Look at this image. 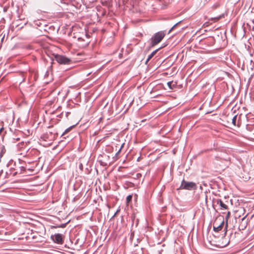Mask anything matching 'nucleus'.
Segmentation results:
<instances>
[{
	"label": "nucleus",
	"instance_id": "1",
	"mask_svg": "<svg viewBox=\"0 0 254 254\" xmlns=\"http://www.w3.org/2000/svg\"><path fill=\"white\" fill-rule=\"evenodd\" d=\"M165 36L164 31H161L156 33L153 37L151 38V46H154L160 43Z\"/></svg>",
	"mask_w": 254,
	"mask_h": 254
},
{
	"label": "nucleus",
	"instance_id": "2",
	"mask_svg": "<svg viewBox=\"0 0 254 254\" xmlns=\"http://www.w3.org/2000/svg\"><path fill=\"white\" fill-rule=\"evenodd\" d=\"M180 188L187 190H195L197 188L196 185L191 182H187L183 180L182 182Z\"/></svg>",
	"mask_w": 254,
	"mask_h": 254
},
{
	"label": "nucleus",
	"instance_id": "3",
	"mask_svg": "<svg viewBox=\"0 0 254 254\" xmlns=\"http://www.w3.org/2000/svg\"><path fill=\"white\" fill-rule=\"evenodd\" d=\"M54 57L55 60L61 64H68L71 62V60L70 59L63 55L57 54L55 55Z\"/></svg>",
	"mask_w": 254,
	"mask_h": 254
},
{
	"label": "nucleus",
	"instance_id": "4",
	"mask_svg": "<svg viewBox=\"0 0 254 254\" xmlns=\"http://www.w3.org/2000/svg\"><path fill=\"white\" fill-rule=\"evenodd\" d=\"M51 238L55 243L57 244H62L63 242V239L62 234H56L51 236Z\"/></svg>",
	"mask_w": 254,
	"mask_h": 254
},
{
	"label": "nucleus",
	"instance_id": "5",
	"mask_svg": "<svg viewBox=\"0 0 254 254\" xmlns=\"http://www.w3.org/2000/svg\"><path fill=\"white\" fill-rule=\"evenodd\" d=\"M224 225V221H221L219 224L217 223V221H215L213 224V230L215 232H219L220 231Z\"/></svg>",
	"mask_w": 254,
	"mask_h": 254
},
{
	"label": "nucleus",
	"instance_id": "6",
	"mask_svg": "<svg viewBox=\"0 0 254 254\" xmlns=\"http://www.w3.org/2000/svg\"><path fill=\"white\" fill-rule=\"evenodd\" d=\"M223 240H225V241H223L221 244H219L217 245H216V246L218 248H223L227 246V245L229 244V242L224 238H222Z\"/></svg>",
	"mask_w": 254,
	"mask_h": 254
},
{
	"label": "nucleus",
	"instance_id": "7",
	"mask_svg": "<svg viewBox=\"0 0 254 254\" xmlns=\"http://www.w3.org/2000/svg\"><path fill=\"white\" fill-rule=\"evenodd\" d=\"M247 130L250 131L251 134L254 135V125H247L246 127Z\"/></svg>",
	"mask_w": 254,
	"mask_h": 254
},
{
	"label": "nucleus",
	"instance_id": "8",
	"mask_svg": "<svg viewBox=\"0 0 254 254\" xmlns=\"http://www.w3.org/2000/svg\"><path fill=\"white\" fill-rule=\"evenodd\" d=\"M237 115H235L232 119V123L234 126H239V119L237 121Z\"/></svg>",
	"mask_w": 254,
	"mask_h": 254
},
{
	"label": "nucleus",
	"instance_id": "9",
	"mask_svg": "<svg viewBox=\"0 0 254 254\" xmlns=\"http://www.w3.org/2000/svg\"><path fill=\"white\" fill-rule=\"evenodd\" d=\"M159 49L160 48L156 49V50L154 51L150 55H148L147 59L146 61V63L148 62L152 58V57L156 54L157 52L158 51Z\"/></svg>",
	"mask_w": 254,
	"mask_h": 254
},
{
	"label": "nucleus",
	"instance_id": "10",
	"mask_svg": "<svg viewBox=\"0 0 254 254\" xmlns=\"http://www.w3.org/2000/svg\"><path fill=\"white\" fill-rule=\"evenodd\" d=\"M216 202L217 204H219L220 206L223 209H227L228 208L227 205L224 204L221 199H217Z\"/></svg>",
	"mask_w": 254,
	"mask_h": 254
},
{
	"label": "nucleus",
	"instance_id": "11",
	"mask_svg": "<svg viewBox=\"0 0 254 254\" xmlns=\"http://www.w3.org/2000/svg\"><path fill=\"white\" fill-rule=\"evenodd\" d=\"M167 85L170 89H173L176 86V83H174L173 81H169L167 83Z\"/></svg>",
	"mask_w": 254,
	"mask_h": 254
},
{
	"label": "nucleus",
	"instance_id": "12",
	"mask_svg": "<svg viewBox=\"0 0 254 254\" xmlns=\"http://www.w3.org/2000/svg\"><path fill=\"white\" fill-rule=\"evenodd\" d=\"M73 126H71L67 128H66L62 134L61 136H63L68 133L69 131L71 130V129L73 128Z\"/></svg>",
	"mask_w": 254,
	"mask_h": 254
},
{
	"label": "nucleus",
	"instance_id": "13",
	"mask_svg": "<svg viewBox=\"0 0 254 254\" xmlns=\"http://www.w3.org/2000/svg\"><path fill=\"white\" fill-rule=\"evenodd\" d=\"M222 17H223V15H220L219 16L212 17L211 18V20L213 21L214 22H216V21H217L218 20H219Z\"/></svg>",
	"mask_w": 254,
	"mask_h": 254
},
{
	"label": "nucleus",
	"instance_id": "14",
	"mask_svg": "<svg viewBox=\"0 0 254 254\" xmlns=\"http://www.w3.org/2000/svg\"><path fill=\"white\" fill-rule=\"evenodd\" d=\"M132 199V196L130 195H128L127 197L126 200L127 202H129Z\"/></svg>",
	"mask_w": 254,
	"mask_h": 254
},
{
	"label": "nucleus",
	"instance_id": "15",
	"mask_svg": "<svg viewBox=\"0 0 254 254\" xmlns=\"http://www.w3.org/2000/svg\"><path fill=\"white\" fill-rule=\"evenodd\" d=\"M5 149L4 148V146L2 145L1 146V155H0L2 156V154L5 153Z\"/></svg>",
	"mask_w": 254,
	"mask_h": 254
},
{
	"label": "nucleus",
	"instance_id": "16",
	"mask_svg": "<svg viewBox=\"0 0 254 254\" xmlns=\"http://www.w3.org/2000/svg\"><path fill=\"white\" fill-rule=\"evenodd\" d=\"M65 225H66L65 224H62L61 225H60V226H56L55 228H57V227L64 228V227H65Z\"/></svg>",
	"mask_w": 254,
	"mask_h": 254
},
{
	"label": "nucleus",
	"instance_id": "17",
	"mask_svg": "<svg viewBox=\"0 0 254 254\" xmlns=\"http://www.w3.org/2000/svg\"><path fill=\"white\" fill-rule=\"evenodd\" d=\"M180 22H181V21H180V22H179L177 23L176 24H175V25L172 27H173V29H174V28H175V27H176L178 24H179Z\"/></svg>",
	"mask_w": 254,
	"mask_h": 254
},
{
	"label": "nucleus",
	"instance_id": "18",
	"mask_svg": "<svg viewBox=\"0 0 254 254\" xmlns=\"http://www.w3.org/2000/svg\"><path fill=\"white\" fill-rule=\"evenodd\" d=\"M173 27H172V28L170 29V30L169 31L168 33H170L171 32V31H172V30H173Z\"/></svg>",
	"mask_w": 254,
	"mask_h": 254
},
{
	"label": "nucleus",
	"instance_id": "19",
	"mask_svg": "<svg viewBox=\"0 0 254 254\" xmlns=\"http://www.w3.org/2000/svg\"><path fill=\"white\" fill-rule=\"evenodd\" d=\"M123 145L121 146V147L120 148L118 153L121 151V149H122V147Z\"/></svg>",
	"mask_w": 254,
	"mask_h": 254
},
{
	"label": "nucleus",
	"instance_id": "20",
	"mask_svg": "<svg viewBox=\"0 0 254 254\" xmlns=\"http://www.w3.org/2000/svg\"><path fill=\"white\" fill-rule=\"evenodd\" d=\"M229 214H230V212H229L228 213V214H227V217H228V216L229 215Z\"/></svg>",
	"mask_w": 254,
	"mask_h": 254
},
{
	"label": "nucleus",
	"instance_id": "21",
	"mask_svg": "<svg viewBox=\"0 0 254 254\" xmlns=\"http://www.w3.org/2000/svg\"><path fill=\"white\" fill-rule=\"evenodd\" d=\"M118 211L116 212V213H115V214H114V216H115V215H116V213H117Z\"/></svg>",
	"mask_w": 254,
	"mask_h": 254
},
{
	"label": "nucleus",
	"instance_id": "22",
	"mask_svg": "<svg viewBox=\"0 0 254 254\" xmlns=\"http://www.w3.org/2000/svg\"><path fill=\"white\" fill-rule=\"evenodd\" d=\"M118 211L116 212V213H115V214H114V216H115V215H116V213H117Z\"/></svg>",
	"mask_w": 254,
	"mask_h": 254
}]
</instances>
